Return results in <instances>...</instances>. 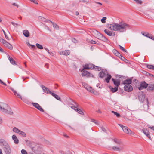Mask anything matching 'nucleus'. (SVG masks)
I'll list each match as a JSON object with an SVG mask.
<instances>
[{
	"label": "nucleus",
	"instance_id": "nucleus-47",
	"mask_svg": "<svg viewBox=\"0 0 154 154\" xmlns=\"http://www.w3.org/2000/svg\"><path fill=\"white\" fill-rule=\"evenodd\" d=\"M115 51L116 52V53H115V54L117 56H119V55L120 56L121 55L116 50H115Z\"/></svg>",
	"mask_w": 154,
	"mask_h": 154
},
{
	"label": "nucleus",
	"instance_id": "nucleus-61",
	"mask_svg": "<svg viewBox=\"0 0 154 154\" xmlns=\"http://www.w3.org/2000/svg\"><path fill=\"white\" fill-rule=\"evenodd\" d=\"M8 59L10 61V60H11V59H12V58H11V57L9 56H8Z\"/></svg>",
	"mask_w": 154,
	"mask_h": 154
},
{
	"label": "nucleus",
	"instance_id": "nucleus-29",
	"mask_svg": "<svg viewBox=\"0 0 154 154\" xmlns=\"http://www.w3.org/2000/svg\"><path fill=\"white\" fill-rule=\"evenodd\" d=\"M113 140L115 142L116 144H119V145H123L121 141L117 139H113Z\"/></svg>",
	"mask_w": 154,
	"mask_h": 154
},
{
	"label": "nucleus",
	"instance_id": "nucleus-33",
	"mask_svg": "<svg viewBox=\"0 0 154 154\" xmlns=\"http://www.w3.org/2000/svg\"><path fill=\"white\" fill-rule=\"evenodd\" d=\"M74 109L78 113L81 114L83 115V112L80 109H78V107H76L75 109Z\"/></svg>",
	"mask_w": 154,
	"mask_h": 154
},
{
	"label": "nucleus",
	"instance_id": "nucleus-54",
	"mask_svg": "<svg viewBox=\"0 0 154 154\" xmlns=\"http://www.w3.org/2000/svg\"><path fill=\"white\" fill-rule=\"evenodd\" d=\"M5 38L7 40H9V38L8 37V35L6 34H5Z\"/></svg>",
	"mask_w": 154,
	"mask_h": 154
},
{
	"label": "nucleus",
	"instance_id": "nucleus-14",
	"mask_svg": "<svg viewBox=\"0 0 154 154\" xmlns=\"http://www.w3.org/2000/svg\"><path fill=\"white\" fill-rule=\"evenodd\" d=\"M123 145H120L119 146H114L112 147V149L114 151L120 152L123 150Z\"/></svg>",
	"mask_w": 154,
	"mask_h": 154
},
{
	"label": "nucleus",
	"instance_id": "nucleus-4",
	"mask_svg": "<svg viewBox=\"0 0 154 154\" xmlns=\"http://www.w3.org/2000/svg\"><path fill=\"white\" fill-rule=\"evenodd\" d=\"M83 67L84 69H96L98 71H100L101 70V68L100 67L95 66L91 64H89L85 65Z\"/></svg>",
	"mask_w": 154,
	"mask_h": 154
},
{
	"label": "nucleus",
	"instance_id": "nucleus-16",
	"mask_svg": "<svg viewBox=\"0 0 154 154\" xmlns=\"http://www.w3.org/2000/svg\"><path fill=\"white\" fill-rule=\"evenodd\" d=\"M143 133L145 134L150 139H151V137L150 136L149 132L148 130L147 129L144 128L143 129Z\"/></svg>",
	"mask_w": 154,
	"mask_h": 154
},
{
	"label": "nucleus",
	"instance_id": "nucleus-12",
	"mask_svg": "<svg viewBox=\"0 0 154 154\" xmlns=\"http://www.w3.org/2000/svg\"><path fill=\"white\" fill-rule=\"evenodd\" d=\"M69 105H72L71 106V108L72 109H75L76 107H78L79 105L75 102L72 100L69 103Z\"/></svg>",
	"mask_w": 154,
	"mask_h": 154
},
{
	"label": "nucleus",
	"instance_id": "nucleus-1",
	"mask_svg": "<svg viewBox=\"0 0 154 154\" xmlns=\"http://www.w3.org/2000/svg\"><path fill=\"white\" fill-rule=\"evenodd\" d=\"M108 28L114 31H118L120 32H126L128 29H130V26L125 22H121L119 23H113L108 25Z\"/></svg>",
	"mask_w": 154,
	"mask_h": 154
},
{
	"label": "nucleus",
	"instance_id": "nucleus-55",
	"mask_svg": "<svg viewBox=\"0 0 154 154\" xmlns=\"http://www.w3.org/2000/svg\"><path fill=\"white\" fill-rule=\"evenodd\" d=\"M120 56L121 57V59L122 60L124 61L125 60H126L125 59L124 57L121 56V55H120Z\"/></svg>",
	"mask_w": 154,
	"mask_h": 154
},
{
	"label": "nucleus",
	"instance_id": "nucleus-2",
	"mask_svg": "<svg viewBox=\"0 0 154 154\" xmlns=\"http://www.w3.org/2000/svg\"><path fill=\"white\" fill-rule=\"evenodd\" d=\"M0 146L6 154H11V150L8 143L3 139H0Z\"/></svg>",
	"mask_w": 154,
	"mask_h": 154
},
{
	"label": "nucleus",
	"instance_id": "nucleus-22",
	"mask_svg": "<svg viewBox=\"0 0 154 154\" xmlns=\"http://www.w3.org/2000/svg\"><path fill=\"white\" fill-rule=\"evenodd\" d=\"M11 89L12 91L14 92L15 95L16 96H17L18 98H20L21 100H22L23 101H24V100L22 99L20 95L19 94L17 93L16 92V91L13 89L11 88Z\"/></svg>",
	"mask_w": 154,
	"mask_h": 154
},
{
	"label": "nucleus",
	"instance_id": "nucleus-25",
	"mask_svg": "<svg viewBox=\"0 0 154 154\" xmlns=\"http://www.w3.org/2000/svg\"><path fill=\"white\" fill-rule=\"evenodd\" d=\"M147 90L148 91H154V84L150 85L148 86Z\"/></svg>",
	"mask_w": 154,
	"mask_h": 154
},
{
	"label": "nucleus",
	"instance_id": "nucleus-9",
	"mask_svg": "<svg viewBox=\"0 0 154 154\" xmlns=\"http://www.w3.org/2000/svg\"><path fill=\"white\" fill-rule=\"evenodd\" d=\"M97 38L101 40L104 42H106L107 41V39L104 36H103L102 34L97 32Z\"/></svg>",
	"mask_w": 154,
	"mask_h": 154
},
{
	"label": "nucleus",
	"instance_id": "nucleus-46",
	"mask_svg": "<svg viewBox=\"0 0 154 154\" xmlns=\"http://www.w3.org/2000/svg\"><path fill=\"white\" fill-rule=\"evenodd\" d=\"M10 62L11 64H16L15 61L13 59H11V60L10 61Z\"/></svg>",
	"mask_w": 154,
	"mask_h": 154
},
{
	"label": "nucleus",
	"instance_id": "nucleus-59",
	"mask_svg": "<svg viewBox=\"0 0 154 154\" xmlns=\"http://www.w3.org/2000/svg\"><path fill=\"white\" fill-rule=\"evenodd\" d=\"M31 48H35V46L34 45H31Z\"/></svg>",
	"mask_w": 154,
	"mask_h": 154
},
{
	"label": "nucleus",
	"instance_id": "nucleus-5",
	"mask_svg": "<svg viewBox=\"0 0 154 154\" xmlns=\"http://www.w3.org/2000/svg\"><path fill=\"white\" fill-rule=\"evenodd\" d=\"M118 125L120 126L122 128L123 131L127 134H131L133 133L126 126H123L122 125L119 124Z\"/></svg>",
	"mask_w": 154,
	"mask_h": 154
},
{
	"label": "nucleus",
	"instance_id": "nucleus-19",
	"mask_svg": "<svg viewBox=\"0 0 154 154\" xmlns=\"http://www.w3.org/2000/svg\"><path fill=\"white\" fill-rule=\"evenodd\" d=\"M85 69H84V68L81 71L82 72V76H86L88 77L90 75V73L87 71L85 70Z\"/></svg>",
	"mask_w": 154,
	"mask_h": 154
},
{
	"label": "nucleus",
	"instance_id": "nucleus-36",
	"mask_svg": "<svg viewBox=\"0 0 154 154\" xmlns=\"http://www.w3.org/2000/svg\"><path fill=\"white\" fill-rule=\"evenodd\" d=\"M147 67L148 68L154 70V66L151 65H147Z\"/></svg>",
	"mask_w": 154,
	"mask_h": 154
},
{
	"label": "nucleus",
	"instance_id": "nucleus-23",
	"mask_svg": "<svg viewBox=\"0 0 154 154\" xmlns=\"http://www.w3.org/2000/svg\"><path fill=\"white\" fill-rule=\"evenodd\" d=\"M12 139L14 140V143L17 144L19 143V140L15 135H13L12 136Z\"/></svg>",
	"mask_w": 154,
	"mask_h": 154
},
{
	"label": "nucleus",
	"instance_id": "nucleus-8",
	"mask_svg": "<svg viewBox=\"0 0 154 154\" xmlns=\"http://www.w3.org/2000/svg\"><path fill=\"white\" fill-rule=\"evenodd\" d=\"M82 85L84 86V88L87 89L89 92L92 93L94 94V91L93 89H92L91 87L89 86L85 83H83L82 84Z\"/></svg>",
	"mask_w": 154,
	"mask_h": 154
},
{
	"label": "nucleus",
	"instance_id": "nucleus-48",
	"mask_svg": "<svg viewBox=\"0 0 154 154\" xmlns=\"http://www.w3.org/2000/svg\"><path fill=\"white\" fill-rule=\"evenodd\" d=\"M72 42L75 43H76L77 42V41L75 38H73L72 39Z\"/></svg>",
	"mask_w": 154,
	"mask_h": 154
},
{
	"label": "nucleus",
	"instance_id": "nucleus-58",
	"mask_svg": "<svg viewBox=\"0 0 154 154\" xmlns=\"http://www.w3.org/2000/svg\"><path fill=\"white\" fill-rule=\"evenodd\" d=\"M80 2H85L86 3H88V2L87 1H85L84 0H80Z\"/></svg>",
	"mask_w": 154,
	"mask_h": 154
},
{
	"label": "nucleus",
	"instance_id": "nucleus-37",
	"mask_svg": "<svg viewBox=\"0 0 154 154\" xmlns=\"http://www.w3.org/2000/svg\"><path fill=\"white\" fill-rule=\"evenodd\" d=\"M36 47H37V48L39 49H43V48L42 45H41L40 44H38V43H36Z\"/></svg>",
	"mask_w": 154,
	"mask_h": 154
},
{
	"label": "nucleus",
	"instance_id": "nucleus-53",
	"mask_svg": "<svg viewBox=\"0 0 154 154\" xmlns=\"http://www.w3.org/2000/svg\"><path fill=\"white\" fill-rule=\"evenodd\" d=\"M0 83H1V84H2V85H3L5 86H6V84L4 83L3 81H2V80L0 82Z\"/></svg>",
	"mask_w": 154,
	"mask_h": 154
},
{
	"label": "nucleus",
	"instance_id": "nucleus-7",
	"mask_svg": "<svg viewBox=\"0 0 154 154\" xmlns=\"http://www.w3.org/2000/svg\"><path fill=\"white\" fill-rule=\"evenodd\" d=\"M0 42L8 48L10 49H12L13 47L12 45L1 37H0Z\"/></svg>",
	"mask_w": 154,
	"mask_h": 154
},
{
	"label": "nucleus",
	"instance_id": "nucleus-26",
	"mask_svg": "<svg viewBox=\"0 0 154 154\" xmlns=\"http://www.w3.org/2000/svg\"><path fill=\"white\" fill-rule=\"evenodd\" d=\"M41 87L44 91L47 94H49V92H51L47 87L44 85H42Z\"/></svg>",
	"mask_w": 154,
	"mask_h": 154
},
{
	"label": "nucleus",
	"instance_id": "nucleus-31",
	"mask_svg": "<svg viewBox=\"0 0 154 154\" xmlns=\"http://www.w3.org/2000/svg\"><path fill=\"white\" fill-rule=\"evenodd\" d=\"M109 88L112 93L116 92L118 90V87H115L114 88L110 87Z\"/></svg>",
	"mask_w": 154,
	"mask_h": 154
},
{
	"label": "nucleus",
	"instance_id": "nucleus-57",
	"mask_svg": "<svg viewBox=\"0 0 154 154\" xmlns=\"http://www.w3.org/2000/svg\"><path fill=\"white\" fill-rule=\"evenodd\" d=\"M3 122V120L1 117H0V125Z\"/></svg>",
	"mask_w": 154,
	"mask_h": 154
},
{
	"label": "nucleus",
	"instance_id": "nucleus-3",
	"mask_svg": "<svg viewBox=\"0 0 154 154\" xmlns=\"http://www.w3.org/2000/svg\"><path fill=\"white\" fill-rule=\"evenodd\" d=\"M0 111L5 114L12 115L13 112L8 104L5 103L0 102Z\"/></svg>",
	"mask_w": 154,
	"mask_h": 154
},
{
	"label": "nucleus",
	"instance_id": "nucleus-6",
	"mask_svg": "<svg viewBox=\"0 0 154 154\" xmlns=\"http://www.w3.org/2000/svg\"><path fill=\"white\" fill-rule=\"evenodd\" d=\"M13 131L15 133L18 134L19 135L22 136L23 137H25L26 136V134L25 132L20 130L16 127H14L13 128Z\"/></svg>",
	"mask_w": 154,
	"mask_h": 154
},
{
	"label": "nucleus",
	"instance_id": "nucleus-42",
	"mask_svg": "<svg viewBox=\"0 0 154 154\" xmlns=\"http://www.w3.org/2000/svg\"><path fill=\"white\" fill-rule=\"evenodd\" d=\"M21 153L22 154H28L26 151L24 149H22L21 150Z\"/></svg>",
	"mask_w": 154,
	"mask_h": 154
},
{
	"label": "nucleus",
	"instance_id": "nucleus-39",
	"mask_svg": "<svg viewBox=\"0 0 154 154\" xmlns=\"http://www.w3.org/2000/svg\"><path fill=\"white\" fill-rule=\"evenodd\" d=\"M91 122L94 123L98 125L99 124L98 122L94 119H92L91 120Z\"/></svg>",
	"mask_w": 154,
	"mask_h": 154
},
{
	"label": "nucleus",
	"instance_id": "nucleus-38",
	"mask_svg": "<svg viewBox=\"0 0 154 154\" xmlns=\"http://www.w3.org/2000/svg\"><path fill=\"white\" fill-rule=\"evenodd\" d=\"M119 48L122 51H123L124 52H127V50L125 49L122 46L120 45H119Z\"/></svg>",
	"mask_w": 154,
	"mask_h": 154
},
{
	"label": "nucleus",
	"instance_id": "nucleus-43",
	"mask_svg": "<svg viewBox=\"0 0 154 154\" xmlns=\"http://www.w3.org/2000/svg\"><path fill=\"white\" fill-rule=\"evenodd\" d=\"M144 107V110H147L148 109V106L147 104H146L145 105H144L143 106Z\"/></svg>",
	"mask_w": 154,
	"mask_h": 154
},
{
	"label": "nucleus",
	"instance_id": "nucleus-10",
	"mask_svg": "<svg viewBox=\"0 0 154 154\" xmlns=\"http://www.w3.org/2000/svg\"><path fill=\"white\" fill-rule=\"evenodd\" d=\"M148 85V84L144 81L140 83V86L138 87V89L139 90H141L144 88H147Z\"/></svg>",
	"mask_w": 154,
	"mask_h": 154
},
{
	"label": "nucleus",
	"instance_id": "nucleus-62",
	"mask_svg": "<svg viewBox=\"0 0 154 154\" xmlns=\"http://www.w3.org/2000/svg\"><path fill=\"white\" fill-rule=\"evenodd\" d=\"M27 44L28 46L29 47L30 46H31V45L29 42H27Z\"/></svg>",
	"mask_w": 154,
	"mask_h": 154
},
{
	"label": "nucleus",
	"instance_id": "nucleus-15",
	"mask_svg": "<svg viewBox=\"0 0 154 154\" xmlns=\"http://www.w3.org/2000/svg\"><path fill=\"white\" fill-rule=\"evenodd\" d=\"M32 104L33 105L38 109L41 112H44V110L42 109L38 104L37 103H32Z\"/></svg>",
	"mask_w": 154,
	"mask_h": 154
},
{
	"label": "nucleus",
	"instance_id": "nucleus-50",
	"mask_svg": "<svg viewBox=\"0 0 154 154\" xmlns=\"http://www.w3.org/2000/svg\"><path fill=\"white\" fill-rule=\"evenodd\" d=\"M149 38L154 40V36H152L151 34L149 37Z\"/></svg>",
	"mask_w": 154,
	"mask_h": 154
},
{
	"label": "nucleus",
	"instance_id": "nucleus-34",
	"mask_svg": "<svg viewBox=\"0 0 154 154\" xmlns=\"http://www.w3.org/2000/svg\"><path fill=\"white\" fill-rule=\"evenodd\" d=\"M38 19L39 20H42L45 22H46L47 21L49 22V20H47V19L44 18L42 16H39L38 17Z\"/></svg>",
	"mask_w": 154,
	"mask_h": 154
},
{
	"label": "nucleus",
	"instance_id": "nucleus-28",
	"mask_svg": "<svg viewBox=\"0 0 154 154\" xmlns=\"http://www.w3.org/2000/svg\"><path fill=\"white\" fill-rule=\"evenodd\" d=\"M139 99L140 101L143 102L145 99V96L143 94H140L139 96Z\"/></svg>",
	"mask_w": 154,
	"mask_h": 154
},
{
	"label": "nucleus",
	"instance_id": "nucleus-13",
	"mask_svg": "<svg viewBox=\"0 0 154 154\" xmlns=\"http://www.w3.org/2000/svg\"><path fill=\"white\" fill-rule=\"evenodd\" d=\"M107 72L106 70L105 69L102 70L99 74V77L101 78H103L105 76Z\"/></svg>",
	"mask_w": 154,
	"mask_h": 154
},
{
	"label": "nucleus",
	"instance_id": "nucleus-63",
	"mask_svg": "<svg viewBox=\"0 0 154 154\" xmlns=\"http://www.w3.org/2000/svg\"><path fill=\"white\" fill-rule=\"evenodd\" d=\"M79 12H78V11H76V12H75V14L77 16V15H79Z\"/></svg>",
	"mask_w": 154,
	"mask_h": 154
},
{
	"label": "nucleus",
	"instance_id": "nucleus-32",
	"mask_svg": "<svg viewBox=\"0 0 154 154\" xmlns=\"http://www.w3.org/2000/svg\"><path fill=\"white\" fill-rule=\"evenodd\" d=\"M107 77H106L105 78V80L106 81V82L107 83H109V80H110L111 78V76L110 75H109L108 74H107Z\"/></svg>",
	"mask_w": 154,
	"mask_h": 154
},
{
	"label": "nucleus",
	"instance_id": "nucleus-21",
	"mask_svg": "<svg viewBox=\"0 0 154 154\" xmlns=\"http://www.w3.org/2000/svg\"><path fill=\"white\" fill-rule=\"evenodd\" d=\"M132 79L131 78L129 79L126 80L122 82V83L125 85H130L132 82Z\"/></svg>",
	"mask_w": 154,
	"mask_h": 154
},
{
	"label": "nucleus",
	"instance_id": "nucleus-41",
	"mask_svg": "<svg viewBox=\"0 0 154 154\" xmlns=\"http://www.w3.org/2000/svg\"><path fill=\"white\" fill-rule=\"evenodd\" d=\"M106 19V17H103L101 20V21L103 23H106L105 20Z\"/></svg>",
	"mask_w": 154,
	"mask_h": 154
},
{
	"label": "nucleus",
	"instance_id": "nucleus-27",
	"mask_svg": "<svg viewBox=\"0 0 154 154\" xmlns=\"http://www.w3.org/2000/svg\"><path fill=\"white\" fill-rule=\"evenodd\" d=\"M23 34L24 36L26 37H28L30 35L29 32L28 30H24L23 31Z\"/></svg>",
	"mask_w": 154,
	"mask_h": 154
},
{
	"label": "nucleus",
	"instance_id": "nucleus-45",
	"mask_svg": "<svg viewBox=\"0 0 154 154\" xmlns=\"http://www.w3.org/2000/svg\"><path fill=\"white\" fill-rule=\"evenodd\" d=\"M30 147L32 149V151L35 153V152L36 150L35 149V148L34 147H32L31 146H30Z\"/></svg>",
	"mask_w": 154,
	"mask_h": 154
},
{
	"label": "nucleus",
	"instance_id": "nucleus-49",
	"mask_svg": "<svg viewBox=\"0 0 154 154\" xmlns=\"http://www.w3.org/2000/svg\"><path fill=\"white\" fill-rule=\"evenodd\" d=\"M11 23L15 27H17V26L18 25V24L15 23L13 22H11Z\"/></svg>",
	"mask_w": 154,
	"mask_h": 154
},
{
	"label": "nucleus",
	"instance_id": "nucleus-17",
	"mask_svg": "<svg viewBox=\"0 0 154 154\" xmlns=\"http://www.w3.org/2000/svg\"><path fill=\"white\" fill-rule=\"evenodd\" d=\"M105 33L109 36H115V32L109 31L107 29H105L104 31Z\"/></svg>",
	"mask_w": 154,
	"mask_h": 154
},
{
	"label": "nucleus",
	"instance_id": "nucleus-56",
	"mask_svg": "<svg viewBox=\"0 0 154 154\" xmlns=\"http://www.w3.org/2000/svg\"><path fill=\"white\" fill-rule=\"evenodd\" d=\"M12 5L13 6H16L17 7V8L18 7V6L15 3H14L12 4Z\"/></svg>",
	"mask_w": 154,
	"mask_h": 154
},
{
	"label": "nucleus",
	"instance_id": "nucleus-35",
	"mask_svg": "<svg viewBox=\"0 0 154 154\" xmlns=\"http://www.w3.org/2000/svg\"><path fill=\"white\" fill-rule=\"evenodd\" d=\"M141 33L143 35L146 37H147L148 38L149 37V36L151 35V34L149 33L141 32Z\"/></svg>",
	"mask_w": 154,
	"mask_h": 154
},
{
	"label": "nucleus",
	"instance_id": "nucleus-40",
	"mask_svg": "<svg viewBox=\"0 0 154 154\" xmlns=\"http://www.w3.org/2000/svg\"><path fill=\"white\" fill-rule=\"evenodd\" d=\"M112 112L114 113V114L115 115H116V116L117 117H119L120 116V115L119 113H118L116 112H115L113 111H112Z\"/></svg>",
	"mask_w": 154,
	"mask_h": 154
},
{
	"label": "nucleus",
	"instance_id": "nucleus-30",
	"mask_svg": "<svg viewBox=\"0 0 154 154\" xmlns=\"http://www.w3.org/2000/svg\"><path fill=\"white\" fill-rule=\"evenodd\" d=\"M48 21H49V22H51L52 23V24L53 25V27L55 29H57V30L59 29V26L57 24H54V23L52 22V21H51L50 20H48Z\"/></svg>",
	"mask_w": 154,
	"mask_h": 154
},
{
	"label": "nucleus",
	"instance_id": "nucleus-64",
	"mask_svg": "<svg viewBox=\"0 0 154 154\" xmlns=\"http://www.w3.org/2000/svg\"><path fill=\"white\" fill-rule=\"evenodd\" d=\"M0 154H3L2 150L1 149H0Z\"/></svg>",
	"mask_w": 154,
	"mask_h": 154
},
{
	"label": "nucleus",
	"instance_id": "nucleus-52",
	"mask_svg": "<svg viewBox=\"0 0 154 154\" xmlns=\"http://www.w3.org/2000/svg\"><path fill=\"white\" fill-rule=\"evenodd\" d=\"M91 43L92 44H96V42L95 41L91 40Z\"/></svg>",
	"mask_w": 154,
	"mask_h": 154
},
{
	"label": "nucleus",
	"instance_id": "nucleus-51",
	"mask_svg": "<svg viewBox=\"0 0 154 154\" xmlns=\"http://www.w3.org/2000/svg\"><path fill=\"white\" fill-rule=\"evenodd\" d=\"M31 1L33 3H34L35 4H38V3L37 2V1H36L35 0H29Z\"/></svg>",
	"mask_w": 154,
	"mask_h": 154
},
{
	"label": "nucleus",
	"instance_id": "nucleus-24",
	"mask_svg": "<svg viewBox=\"0 0 154 154\" xmlns=\"http://www.w3.org/2000/svg\"><path fill=\"white\" fill-rule=\"evenodd\" d=\"M49 94H50L52 95L57 100L59 101H61V99L60 97L59 96H58V95L55 94L54 93H52L51 92H50Z\"/></svg>",
	"mask_w": 154,
	"mask_h": 154
},
{
	"label": "nucleus",
	"instance_id": "nucleus-60",
	"mask_svg": "<svg viewBox=\"0 0 154 154\" xmlns=\"http://www.w3.org/2000/svg\"><path fill=\"white\" fill-rule=\"evenodd\" d=\"M149 128L151 129H152L154 131V126L149 127Z\"/></svg>",
	"mask_w": 154,
	"mask_h": 154
},
{
	"label": "nucleus",
	"instance_id": "nucleus-44",
	"mask_svg": "<svg viewBox=\"0 0 154 154\" xmlns=\"http://www.w3.org/2000/svg\"><path fill=\"white\" fill-rule=\"evenodd\" d=\"M101 130L103 131V132H105V133H106V130L105 129V128L103 127H101Z\"/></svg>",
	"mask_w": 154,
	"mask_h": 154
},
{
	"label": "nucleus",
	"instance_id": "nucleus-20",
	"mask_svg": "<svg viewBox=\"0 0 154 154\" xmlns=\"http://www.w3.org/2000/svg\"><path fill=\"white\" fill-rule=\"evenodd\" d=\"M114 84L117 87L119 86L120 84V81L119 79H115L113 78L112 79Z\"/></svg>",
	"mask_w": 154,
	"mask_h": 154
},
{
	"label": "nucleus",
	"instance_id": "nucleus-18",
	"mask_svg": "<svg viewBox=\"0 0 154 154\" xmlns=\"http://www.w3.org/2000/svg\"><path fill=\"white\" fill-rule=\"evenodd\" d=\"M70 51L69 50H65L60 52L59 53L60 55H63L65 56H68L70 54Z\"/></svg>",
	"mask_w": 154,
	"mask_h": 154
},
{
	"label": "nucleus",
	"instance_id": "nucleus-11",
	"mask_svg": "<svg viewBox=\"0 0 154 154\" xmlns=\"http://www.w3.org/2000/svg\"><path fill=\"white\" fill-rule=\"evenodd\" d=\"M125 91L128 92H131L133 90V88L130 85H125L124 87Z\"/></svg>",
	"mask_w": 154,
	"mask_h": 154
}]
</instances>
